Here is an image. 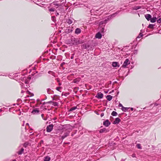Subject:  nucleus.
Instances as JSON below:
<instances>
[{"instance_id":"obj_1","label":"nucleus","mask_w":161,"mask_h":161,"mask_svg":"<svg viewBox=\"0 0 161 161\" xmlns=\"http://www.w3.org/2000/svg\"><path fill=\"white\" fill-rule=\"evenodd\" d=\"M71 43L73 44H78L83 43L82 41L80 40L79 38H75L74 37L71 38Z\"/></svg>"},{"instance_id":"obj_2","label":"nucleus","mask_w":161,"mask_h":161,"mask_svg":"<svg viewBox=\"0 0 161 161\" xmlns=\"http://www.w3.org/2000/svg\"><path fill=\"white\" fill-rule=\"evenodd\" d=\"M31 79L30 75H29L28 77H23L22 81L24 82V83L26 84H29L32 82L31 80Z\"/></svg>"},{"instance_id":"obj_3","label":"nucleus","mask_w":161,"mask_h":161,"mask_svg":"<svg viewBox=\"0 0 161 161\" xmlns=\"http://www.w3.org/2000/svg\"><path fill=\"white\" fill-rule=\"evenodd\" d=\"M40 109L39 108H35L31 111V113L33 114H39Z\"/></svg>"},{"instance_id":"obj_4","label":"nucleus","mask_w":161,"mask_h":161,"mask_svg":"<svg viewBox=\"0 0 161 161\" xmlns=\"http://www.w3.org/2000/svg\"><path fill=\"white\" fill-rule=\"evenodd\" d=\"M27 71H29V73H31V75H33L35 74L36 73H37V71L35 70V68H33V69H30L29 68H28L27 69Z\"/></svg>"},{"instance_id":"obj_5","label":"nucleus","mask_w":161,"mask_h":161,"mask_svg":"<svg viewBox=\"0 0 161 161\" xmlns=\"http://www.w3.org/2000/svg\"><path fill=\"white\" fill-rule=\"evenodd\" d=\"M130 64V62L128 59H126L125 61H124L122 67L124 68H125L128 65Z\"/></svg>"},{"instance_id":"obj_6","label":"nucleus","mask_w":161,"mask_h":161,"mask_svg":"<svg viewBox=\"0 0 161 161\" xmlns=\"http://www.w3.org/2000/svg\"><path fill=\"white\" fill-rule=\"evenodd\" d=\"M53 124H51L47 126V132H51L53 129Z\"/></svg>"},{"instance_id":"obj_7","label":"nucleus","mask_w":161,"mask_h":161,"mask_svg":"<svg viewBox=\"0 0 161 161\" xmlns=\"http://www.w3.org/2000/svg\"><path fill=\"white\" fill-rule=\"evenodd\" d=\"M115 14H113L111 16H108V20H105L103 21H101L99 23V25H102L104 23H106V22L107 20H108L109 19H111L112 17H114V16Z\"/></svg>"},{"instance_id":"obj_8","label":"nucleus","mask_w":161,"mask_h":161,"mask_svg":"<svg viewBox=\"0 0 161 161\" xmlns=\"http://www.w3.org/2000/svg\"><path fill=\"white\" fill-rule=\"evenodd\" d=\"M95 97L98 99H101L103 97V94L102 93L99 92L97 93Z\"/></svg>"},{"instance_id":"obj_9","label":"nucleus","mask_w":161,"mask_h":161,"mask_svg":"<svg viewBox=\"0 0 161 161\" xmlns=\"http://www.w3.org/2000/svg\"><path fill=\"white\" fill-rule=\"evenodd\" d=\"M110 124V123L109 122L108 119L106 120L103 123V125L106 127L108 126Z\"/></svg>"},{"instance_id":"obj_10","label":"nucleus","mask_w":161,"mask_h":161,"mask_svg":"<svg viewBox=\"0 0 161 161\" xmlns=\"http://www.w3.org/2000/svg\"><path fill=\"white\" fill-rule=\"evenodd\" d=\"M112 66L114 67H119V64L118 62H113L112 63Z\"/></svg>"},{"instance_id":"obj_11","label":"nucleus","mask_w":161,"mask_h":161,"mask_svg":"<svg viewBox=\"0 0 161 161\" xmlns=\"http://www.w3.org/2000/svg\"><path fill=\"white\" fill-rule=\"evenodd\" d=\"M145 17L148 21H149L151 19L152 16L149 14H146L145 15Z\"/></svg>"},{"instance_id":"obj_12","label":"nucleus","mask_w":161,"mask_h":161,"mask_svg":"<svg viewBox=\"0 0 161 161\" xmlns=\"http://www.w3.org/2000/svg\"><path fill=\"white\" fill-rule=\"evenodd\" d=\"M120 119L119 118H117L115 119V120L114 121L113 124H118L120 122Z\"/></svg>"},{"instance_id":"obj_13","label":"nucleus","mask_w":161,"mask_h":161,"mask_svg":"<svg viewBox=\"0 0 161 161\" xmlns=\"http://www.w3.org/2000/svg\"><path fill=\"white\" fill-rule=\"evenodd\" d=\"M95 37L97 38L100 39L102 37V35L100 33L98 32L96 34Z\"/></svg>"},{"instance_id":"obj_14","label":"nucleus","mask_w":161,"mask_h":161,"mask_svg":"<svg viewBox=\"0 0 161 161\" xmlns=\"http://www.w3.org/2000/svg\"><path fill=\"white\" fill-rule=\"evenodd\" d=\"M24 149L23 148H22L20 149L18 151L17 153L19 155H21V154L24 152Z\"/></svg>"},{"instance_id":"obj_15","label":"nucleus","mask_w":161,"mask_h":161,"mask_svg":"<svg viewBox=\"0 0 161 161\" xmlns=\"http://www.w3.org/2000/svg\"><path fill=\"white\" fill-rule=\"evenodd\" d=\"M81 30L80 28H77L75 31V33L76 34H78L81 32Z\"/></svg>"},{"instance_id":"obj_16","label":"nucleus","mask_w":161,"mask_h":161,"mask_svg":"<svg viewBox=\"0 0 161 161\" xmlns=\"http://www.w3.org/2000/svg\"><path fill=\"white\" fill-rule=\"evenodd\" d=\"M157 19V18L155 17H153V18H151V19L150 20L151 22L152 23L155 22Z\"/></svg>"},{"instance_id":"obj_17","label":"nucleus","mask_w":161,"mask_h":161,"mask_svg":"<svg viewBox=\"0 0 161 161\" xmlns=\"http://www.w3.org/2000/svg\"><path fill=\"white\" fill-rule=\"evenodd\" d=\"M69 133L67 132L65 133L64 136L61 137V138L63 139H64L65 137H66L69 135Z\"/></svg>"},{"instance_id":"obj_18","label":"nucleus","mask_w":161,"mask_h":161,"mask_svg":"<svg viewBox=\"0 0 161 161\" xmlns=\"http://www.w3.org/2000/svg\"><path fill=\"white\" fill-rule=\"evenodd\" d=\"M106 97H107V100L108 101H110L112 99L113 97H112V96H111V95H108Z\"/></svg>"},{"instance_id":"obj_19","label":"nucleus","mask_w":161,"mask_h":161,"mask_svg":"<svg viewBox=\"0 0 161 161\" xmlns=\"http://www.w3.org/2000/svg\"><path fill=\"white\" fill-rule=\"evenodd\" d=\"M129 108H125L124 107H122V108H121V109L123 111L126 112Z\"/></svg>"},{"instance_id":"obj_20","label":"nucleus","mask_w":161,"mask_h":161,"mask_svg":"<svg viewBox=\"0 0 161 161\" xmlns=\"http://www.w3.org/2000/svg\"><path fill=\"white\" fill-rule=\"evenodd\" d=\"M106 129L105 128H103L102 129H100V130L99 131V132L100 133H102L104 132H105L106 131Z\"/></svg>"},{"instance_id":"obj_21","label":"nucleus","mask_w":161,"mask_h":161,"mask_svg":"<svg viewBox=\"0 0 161 161\" xmlns=\"http://www.w3.org/2000/svg\"><path fill=\"white\" fill-rule=\"evenodd\" d=\"M50 160V158L48 157H45L43 161H49Z\"/></svg>"},{"instance_id":"obj_22","label":"nucleus","mask_w":161,"mask_h":161,"mask_svg":"<svg viewBox=\"0 0 161 161\" xmlns=\"http://www.w3.org/2000/svg\"><path fill=\"white\" fill-rule=\"evenodd\" d=\"M111 114L112 115H113V116H115L117 115V112H116L113 111L112 112Z\"/></svg>"},{"instance_id":"obj_23","label":"nucleus","mask_w":161,"mask_h":161,"mask_svg":"<svg viewBox=\"0 0 161 161\" xmlns=\"http://www.w3.org/2000/svg\"><path fill=\"white\" fill-rule=\"evenodd\" d=\"M50 102L52 103L53 105L55 106H58V103L56 102H52V101H50Z\"/></svg>"},{"instance_id":"obj_24","label":"nucleus","mask_w":161,"mask_h":161,"mask_svg":"<svg viewBox=\"0 0 161 161\" xmlns=\"http://www.w3.org/2000/svg\"><path fill=\"white\" fill-rule=\"evenodd\" d=\"M76 108H77V107H72V108H71L69 109V111H72L73 110H75Z\"/></svg>"},{"instance_id":"obj_25","label":"nucleus","mask_w":161,"mask_h":161,"mask_svg":"<svg viewBox=\"0 0 161 161\" xmlns=\"http://www.w3.org/2000/svg\"><path fill=\"white\" fill-rule=\"evenodd\" d=\"M154 25H153V24H150L148 26V28H151V29H153V27Z\"/></svg>"},{"instance_id":"obj_26","label":"nucleus","mask_w":161,"mask_h":161,"mask_svg":"<svg viewBox=\"0 0 161 161\" xmlns=\"http://www.w3.org/2000/svg\"><path fill=\"white\" fill-rule=\"evenodd\" d=\"M67 22L69 24H71L72 22V20L70 19H68Z\"/></svg>"},{"instance_id":"obj_27","label":"nucleus","mask_w":161,"mask_h":161,"mask_svg":"<svg viewBox=\"0 0 161 161\" xmlns=\"http://www.w3.org/2000/svg\"><path fill=\"white\" fill-rule=\"evenodd\" d=\"M136 146L139 149H141V145L140 144H138L136 145Z\"/></svg>"},{"instance_id":"obj_28","label":"nucleus","mask_w":161,"mask_h":161,"mask_svg":"<svg viewBox=\"0 0 161 161\" xmlns=\"http://www.w3.org/2000/svg\"><path fill=\"white\" fill-rule=\"evenodd\" d=\"M143 35L142 34V33H140L139 36L137 37V38H140L141 37H142V36Z\"/></svg>"},{"instance_id":"obj_29","label":"nucleus","mask_w":161,"mask_h":161,"mask_svg":"<svg viewBox=\"0 0 161 161\" xmlns=\"http://www.w3.org/2000/svg\"><path fill=\"white\" fill-rule=\"evenodd\" d=\"M49 11L50 12H53L54 11V8H51L49 9Z\"/></svg>"},{"instance_id":"obj_30","label":"nucleus","mask_w":161,"mask_h":161,"mask_svg":"<svg viewBox=\"0 0 161 161\" xmlns=\"http://www.w3.org/2000/svg\"><path fill=\"white\" fill-rule=\"evenodd\" d=\"M35 3L37 5H39V6H40V3L39 2V1H37Z\"/></svg>"},{"instance_id":"obj_31","label":"nucleus","mask_w":161,"mask_h":161,"mask_svg":"<svg viewBox=\"0 0 161 161\" xmlns=\"http://www.w3.org/2000/svg\"><path fill=\"white\" fill-rule=\"evenodd\" d=\"M28 145V143H25L24 144L23 146L25 147H26Z\"/></svg>"},{"instance_id":"obj_32","label":"nucleus","mask_w":161,"mask_h":161,"mask_svg":"<svg viewBox=\"0 0 161 161\" xmlns=\"http://www.w3.org/2000/svg\"><path fill=\"white\" fill-rule=\"evenodd\" d=\"M157 22L158 23H160L161 22V19L160 18V19H159L158 20H157Z\"/></svg>"},{"instance_id":"obj_33","label":"nucleus","mask_w":161,"mask_h":161,"mask_svg":"<svg viewBox=\"0 0 161 161\" xmlns=\"http://www.w3.org/2000/svg\"><path fill=\"white\" fill-rule=\"evenodd\" d=\"M53 4L55 6H57V7H58V6H59V5L57 3H54V4Z\"/></svg>"},{"instance_id":"obj_34","label":"nucleus","mask_w":161,"mask_h":161,"mask_svg":"<svg viewBox=\"0 0 161 161\" xmlns=\"http://www.w3.org/2000/svg\"><path fill=\"white\" fill-rule=\"evenodd\" d=\"M119 107H121L122 108V107H123L122 104L120 103L119 104Z\"/></svg>"},{"instance_id":"obj_35","label":"nucleus","mask_w":161,"mask_h":161,"mask_svg":"<svg viewBox=\"0 0 161 161\" xmlns=\"http://www.w3.org/2000/svg\"><path fill=\"white\" fill-rule=\"evenodd\" d=\"M52 19L53 20V21L54 22V18H55V16H53V17H52Z\"/></svg>"},{"instance_id":"obj_36","label":"nucleus","mask_w":161,"mask_h":161,"mask_svg":"<svg viewBox=\"0 0 161 161\" xmlns=\"http://www.w3.org/2000/svg\"><path fill=\"white\" fill-rule=\"evenodd\" d=\"M60 87H58L56 88V89L58 90V91H59V89H60Z\"/></svg>"},{"instance_id":"obj_37","label":"nucleus","mask_w":161,"mask_h":161,"mask_svg":"<svg viewBox=\"0 0 161 161\" xmlns=\"http://www.w3.org/2000/svg\"><path fill=\"white\" fill-rule=\"evenodd\" d=\"M104 115V114L103 113H102L101 114L100 116L101 117L103 116Z\"/></svg>"},{"instance_id":"obj_38","label":"nucleus","mask_w":161,"mask_h":161,"mask_svg":"<svg viewBox=\"0 0 161 161\" xmlns=\"http://www.w3.org/2000/svg\"><path fill=\"white\" fill-rule=\"evenodd\" d=\"M74 82L75 83H76L77 82V81L76 80H74Z\"/></svg>"},{"instance_id":"obj_39","label":"nucleus","mask_w":161,"mask_h":161,"mask_svg":"<svg viewBox=\"0 0 161 161\" xmlns=\"http://www.w3.org/2000/svg\"><path fill=\"white\" fill-rule=\"evenodd\" d=\"M33 95H34L33 94H31L30 96H28V97H31L32 96H33Z\"/></svg>"},{"instance_id":"obj_40","label":"nucleus","mask_w":161,"mask_h":161,"mask_svg":"<svg viewBox=\"0 0 161 161\" xmlns=\"http://www.w3.org/2000/svg\"><path fill=\"white\" fill-rule=\"evenodd\" d=\"M28 87H29V85L27 86V85H26V87H25L26 88Z\"/></svg>"},{"instance_id":"obj_41","label":"nucleus","mask_w":161,"mask_h":161,"mask_svg":"<svg viewBox=\"0 0 161 161\" xmlns=\"http://www.w3.org/2000/svg\"><path fill=\"white\" fill-rule=\"evenodd\" d=\"M58 15H59V14H58V13H56V15L57 16H58Z\"/></svg>"},{"instance_id":"obj_42","label":"nucleus","mask_w":161,"mask_h":161,"mask_svg":"<svg viewBox=\"0 0 161 161\" xmlns=\"http://www.w3.org/2000/svg\"><path fill=\"white\" fill-rule=\"evenodd\" d=\"M26 125H27L28 126H29V124H28V123H27V124H26ZM29 127L30 128V127Z\"/></svg>"},{"instance_id":"obj_43","label":"nucleus","mask_w":161,"mask_h":161,"mask_svg":"<svg viewBox=\"0 0 161 161\" xmlns=\"http://www.w3.org/2000/svg\"><path fill=\"white\" fill-rule=\"evenodd\" d=\"M130 109H131V110L132 111L133 110V108H130Z\"/></svg>"},{"instance_id":"obj_44","label":"nucleus","mask_w":161,"mask_h":161,"mask_svg":"<svg viewBox=\"0 0 161 161\" xmlns=\"http://www.w3.org/2000/svg\"><path fill=\"white\" fill-rule=\"evenodd\" d=\"M12 161H16V160H14Z\"/></svg>"},{"instance_id":"obj_45","label":"nucleus","mask_w":161,"mask_h":161,"mask_svg":"<svg viewBox=\"0 0 161 161\" xmlns=\"http://www.w3.org/2000/svg\"><path fill=\"white\" fill-rule=\"evenodd\" d=\"M43 114H42V118H43Z\"/></svg>"},{"instance_id":"obj_46","label":"nucleus","mask_w":161,"mask_h":161,"mask_svg":"<svg viewBox=\"0 0 161 161\" xmlns=\"http://www.w3.org/2000/svg\"><path fill=\"white\" fill-rule=\"evenodd\" d=\"M28 92V93H29V94H30V92Z\"/></svg>"},{"instance_id":"obj_47","label":"nucleus","mask_w":161,"mask_h":161,"mask_svg":"<svg viewBox=\"0 0 161 161\" xmlns=\"http://www.w3.org/2000/svg\"><path fill=\"white\" fill-rule=\"evenodd\" d=\"M44 120H46V119H43Z\"/></svg>"},{"instance_id":"obj_48","label":"nucleus","mask_w":161,"mask_h":161,"mask_svg":"<svg viewBox=\"0 0 161 161\" xmlns=\"http://www.w3.org/2000/svg\"><path fill=\"white\" fill-rule=\"evenodd\" d=\"M30 129L31 130H32V129L31 128H30Z\"/></svg>"},{"instance_id":"obj_49","label":"nucleus","mask_w":161,"mask_h":161,"mask_svg":"<svg viewBox=\"0 0 161 161\" xmlns=\"http://www.w3.org/2000/svg\"><path fill=\"white\" fill-rule=\"evenodd\" d=\"M43 142L42 141H41V142L42 143V142Z\"/></svg>"},{"instance_id":"obj_50","label":"nucleus","mask_w":161,"mask_h":161,"mask_svg":"<svg viewBox=\"0 0 161 161\" xmlns=\"http://www.w3.org/2000/svg\"><path fill=\"white\" fill-rule=\"evenodd\" d=\"M134 157V155H133V157Z\"/></svg>"},{"instance_id":"obj_51","label":"nucleus","mask_w":161,"mask_h":161,"mask_svg":"<svg viewBox=\"0 0 161 161\" xmlns=\"http://www.w3.org/2000/svg\"><path fill=\"white\" fill-rule=\"evenodd\" d=\"M134 157V155H133V157Z\"/></svg>"},{"instance_id":"obj_52","label":"nucleus","mask_w":161,"mask_h":161,"mask_svg":"<svg viewBox=\"0 0 161 161\" xmlns=\"http://www.w3.org/2000/svg\"><path fill=\"white\" fill-rule=\"evenodd\" d=\"M121 161H123H123L122 160Z\"/></svg>"}]
</instances>
